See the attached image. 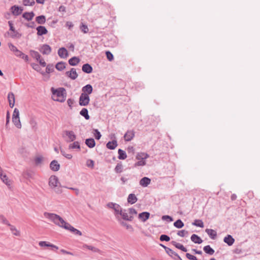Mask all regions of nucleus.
Listing matches in <instances>:
<instances>
[{"label":"nucleus","instance_id":"052dcab7","mask_svg":"<svg viewBox=\"0 0 260 260\" xmlns=\"http://www.w3.org/2000/svg\"><path fill=\"white\" fill-rule=\"evenodd\" d=\"M146 165V162L145 160H139V161L136 162L134 165L135 167L137 166H143Z\"/></svg>","mask_w":260,"mask_h":260},{"label":"nucleus","instance_id":"6e6d98bb","mask_svg":"<svg viewBox=\"0 0 260 260\" xmlns=\"http://www.w3.org/2000/svg\"><path fill=\"white\" fill-rule=\"evenodd\" d=\"M8 45L11 51H13L14 53V54H15L17 52V51L19 50L17 48V47L13 45L12 43H9Z\"/></svg>","mask_w":260,"mask_h":260},{"label":"nucleus","instance_id":"58836bf2","mask_svg":"<svg viewBox=\"0 0 260 260\" xmlns=\"http://www.w3.org/2000/svg\"><path fill=\"white\" fill-rule=\"evenodd\" d=\"M66 62L60 61L57 63V64L55 66V68L59 71H62L66 68Z\"/></svg>","mask_w":260,"mask_h":260},{"label":"nucleus","instance_id":"aec40b11","mask_svg":"<svg viewBox=\"0 0 260 260\" xmlns=\"http://www.w3.org/2000/svg\"><path fill=\"white\" fill-rule=\"evenodd\" d=\"M150 217V213L148 212H143L139 214L138 217L143 222H145Z\"/></svg>","mask_w":260,"mask_h":260},{"label":"nucleus","instance_id":"3c124183","mask_svg":"<svg viewBox=\"0 0 260 260\" xmlns=\"http://www.w3.org/2000/svg\"><path fill=\"white\" fill-rule=\"evenodd\" d=\"M159 240L161 241L168 242L170 240V238L169 236H168L167 235L163 234V235H160V236L159 237Z\"/></svg>","mask_w":260,"mask_h":260},{"label":"nucleus","instance_id":"c03bdc74","mask_svg":"<svg viewBox=\"0 0 260 260\" xmlns=\"http://www.w3.org/2000/svg\"><path fill=\"white\" fill-rule=\"evenodd\" d=\"M192 224L198 226L200 228H203L204 227V222L201 219H196L194 220V221L192 223Z\"/></svg>","mask_w":260,"mask_h":260},{"label":"nucleus","instance_id":"774afa93","mask_svg":"<svg viewBox=\"0 0 260 260\" xmlns=\"http://www.w3.org/2000/svg\"><path fill=\"white\" fill-rule=\"evenodd\" d=\"M32 68L36 71H39L41 69H40V67H39V66L38 64H36V63H32L31 64Z\"/></svg>","mask_w":260,"mask_h":260},{"label":"nucleus","instance_id":"4d7b16f0","mask_svg":"<svg viewBox=\"0 0 260 260\" xmlns=\"http://www.w3.org/2000/svg\"><path fill=\"white\" fill-rule=\"evenodd\" d=\"M106 55L107 59L109 61H112V60H113V59H114L113 55L110 51H106Z\"/></svg>","mask_w":260,"mask_h":260},{"label":"nucleus","instance_id":"a19ab883","mask_svg":"<svg viewBox=\"0 0 260 260\" xmlns=\"http://www.w3.org/2000/svg\"><path fill=\"white\" fill-rule=\"evenodd\" d=\"M174 226L178 229H181L184 225L183 222L180 219L174 222Z\"/></svg>","mask_w":260,"mask_h":260},{"label":"nucleus","instance_id":"79ce46f5","mask_svg":"<svg viewBox=\"0 0 260 260\" xmlns=\"http://www.w3.org/2000/svg\"><path fill=\"white\" fill-rule=\"evenodd\" d=\"M114 171L116 173H120L123 171V166L121 162H118L116 166Z\"/></svg>","mask_w":260,"mask_h":260},{"label":"nucleus","instance_id":"0eeeda50","mask_svg":"<svg viewBox=\"0 0 260 260\" xmlns=\"http://www.w3.org/2000/svg\"><path fill=\"white\" fill-rule=\"evenodd\" d=\"M52 49L51 47L47 44H43L41 46L40 51L43 54L48 55L51 52Z\"/></svg>","mask_w":260,"mask_h":260},{"label":"nucleus","instance_id":"bf43d9fd","mask_svg":"<svg viewBox=\"0 0 260 260\" xmlns=\"http://www.w3.org/2000/svg\"><path fill=\"white\" fill-rule=\"evenodd\" d=\"M161 219L162 220H167L169 222L173 221V218L169 215H163Z\"/></svg>","mask_w":260,"mask_h":260},{"label":"nucleus","instance_id":"8fccbe9b","mask_svg":"<svg viewBox=\"0 0 260 260\" xmlns=\"http://www.w3.org/2000/svg\"><path fill=\"white\" fill-rule=\"evenodd\" d=\"M10 35L13 38H20L21 36V35L17 32L16 30H14L11 31L10 33Z\"/></svg>","mask_w":260,"mask_h":260},{"label":"nucleus","instance_id":"393cba45","mask_svg":"<svg viewBox=\"0 0 260 260\" xmlns=\"http://www.w3.org/2000/svg\"><path fill=\"white\" fill-rule=\"evenodd\" d=\"M35 16V13L33 12H24L22 14V17L27 21H30Z\"/></svg>","mask_w":260,"mask_h":260},{"label":"nucleus","instance_id":"7c9ffc66","mask_svg":"<svg viewBox=\"0 0 260 260\" xmlns=\"http://www.w3.org/2000/svg\"><path fill=\"white\" fill-rule=\"evenodd\" d=\"M85 143L90 148H93L95 145V141L93 138L86 139Z\"/></svg>","mask_w":260,"mask_h":260},{"label":"nucleus","instance_id":"49530a36","mask_svg":"<svg viewBox=\"0 0 260 260\" xmlns=\"http://www.w3.org/2000/svg\"><path fill=\"white\" fill-rule=\"evenodd\" d=\"M12 122L18 128L21 127V124L19 118H12Z\"/></svg>","mask_w":260,"mask_h":260},{"label":"nucleus","instance_id":"7ed1b4c3","mask_svg":"<svg viewBox=\"0 0 260 260\" xmlns=\"http://www.w3.org/2000/svg\"><path fill=\"white\" fill-rule=\"evenodd\" d=\"M59 181L57 177L55 175L51 176L49 179V185L52 188L55 189V191L57 193H60L62 192L61 189L60 188H56Z\"/></svg>","mask_w":260,"mask_h":260},{"label":"nucleus","instance_id":"f704fd0d","mask_svg":"<svg viewBox=\"0 0 260 260\" xmlns=\"http://www.w3.org/2000/svg\"><path fill=\"white\" fill-rule=\"evenodd\" d=\"M46 21V17L44 15H40L36 18V21L40 24H44Z\"/></svg>","mask_w":260,"mask_h":260},{"label":"nucleus","instance_id":"603ef678","mask_svg":"<svg viewBox=\"0 0 260 260\" xmlns=\"http://www.w3.org/2000/svg\"><path fill=\"white\" fill-rule=\"evenodd\" d=\"M54 71V67L52 64H49L47 66L46 68V73L49 74Z\"/></svg>","mask_w":260,"mask_h":260},{"label":"nucleus","instance_id":"4c0bfd02","mask_svg":"<svg viewBox=\"0 0 260 260\" xmlns=\"http://www.w3.org/2000/svg\"><path fill=\"white\" fill-rule=\"evenodd\" d=\"M80 114L84 117L86 120H88L90 116L88 114V110L86 108H83L80 112Z\"/></svg>","mask_w":260,"mask_h":260},{"label":"nucleus","instance_id":"20e7f679","mask_svg":"<svg viewBox=\"0 0 260 260\" xmlns=\"http://www.w3.org/2000/svg\"><path fill=\"white\" fill-rule=\"evenodd\" d=\"M62 137L67 142H71L75 140L77 137L73 131L66 130L63 132Z\"/></svg>","mask_w":260,"mask_h":260},{"label":"nucleus","instance_id":"9b49d317","mask_svg":"<svg viewBox=\"0 0 260 260\" xmlns=\"http://www.w3.org/2000/svg\"><path fill=\"white\" fill-rule=\"evenodd\" d=\"M107 206L110 208L114 209L116 214L120 212V209H121L119 205L112 202L108 203Z\"/></svg>","mask_w":260,"mask_h":260},{"label":"nucleus","instance_id":"39448f33","mask_svg":"<svg viewBox=\"0 0 260 260\" xmlns=\"http://www.w3.org/2000/svg\"><path fill=\"white\" fill-rule=\"evenodd\" d=\"M90 101L89 95L85 93H82L79 97V103L81 106H86L88 105Z\"/></svg>","mask_w":260,"mask_h":260},{"label":"nucleus","instance_id":"4be33fe9","mask_svg":"<svg viewBox=\"0 0 260 260\" xmlns=\"http://www.w3.org/2000/svg\"><path fill=\"white\" fill-rule=\"evenodd\" d=\"M151 182V179L147 177L142 178L140 181V184L143 187H147Z\"/></svg>","mask_w":260,"mask_h":260},{"label":"nucleus","instance_id":"ea45409f","mask_svg":"<svg viewBox=\"0 0 260 260\" xmlns=\"http://www.w3.org/2000/svg\"><path fill=\"white\" fill-rule=\"evenodd\" d=\"M118 158L119 159H125L127 157L126 152L124 150H123L121 149H118Z\"/></svg>","mask_w":260,"mask_h":260},{"label":"nucleus","instance_id":"c9c22d12","mask_svg":"<svg viewBox=\"0 0 260 260\" xmlns=\"http://www.w3.org/2000/svg\"><path fill=\"white\" fill-rule=\"evenodd\" d=\"M203 250L205 253L210 255H213L215 252L214 250L211 248L210 245H206L204 246Z\"/></svg>","mask_w":260,"mask_h":260},{"label":"nucleus","instance_id":"b1692460","mask_svg":"<svg viewBox=\"0 0 260 260\" xmlns=\"http://www.w3.org/2000/svg\"><path fill=\"white\" fill-rule=\"evenodd\" d=\"M117 146V142L116 140H113L112 141H109L107 144L106 147L110 150H114Z\"/></svg>","mask_w":260,"mask_h":260},{"label":"nucleus","instance_id":"dca6fc26","mask_svg":"<svg viewBox=\"0 0 260 260\" xmlns=\"http://www.w3.org/2000/svg\"><path fill=\"white\" fill-rule=\"evenodd\" d=\"M36 29L37 30V35L38 36L46 35L48 32L47 29L44 26L40 25L36 28Z\"/></svg>","mask_w":260,"mask_h":260},{"label":"nucleus","instance_id":"f257e3e1","mask_svg":"<svg viewBox=\"0 0 260 260\" xmlns=\"http://www.w3.org/2000/svg\"><path fill=\"white\" fill-rule=\"evenodd\" d=\"M44 214L45 217L50 220L56 225L63 228L66 230H69L70 231L74 233L75 234L79 236L82 235V233L81 231L74 228L70 223L66 222L63 219V218L58 215L48 212H45Z\"/></svg>","mask_w":260,"mask_h":260},{"label":"nucleus","instance_id":"338daca9","mask_svg":"<svg viewBox=\"0 0 260 260\" xmlns=\"http://www.w3.org/2000/svg\"><path fill=\"white\" fill-rule=\"evenodd\" d=\"M86 165L88 167H91L92 168L94 166V161L91 160V159H88L87 161V162H86Z\"/></svg>","mask_w":260,"mask_h":260},{"label":"nucleus","instance_id":"13d9d810","mask_svg":"<svg viewBox=\"0 0 260 260\" xmlns=\"http://www.w3.org/2000/svg\"><path fill=\"white\" fill-rule=\"evenodd\" d=\"M60 152L61 154L67 159H71L73 157L71 154H67L63 150H61Z\"/></svg>","mask_w":260,"mask_h":260},{"label":"nucleus","instance_id":"0e129e2a","mask_svg":"<svg viewBox=\"0 0 260 260\" xmlns=\"http://www.w3.org/2000/svg\"><path fill=\"white\" fill-rule=\"evenodd\" d=\"M186 257L190 260H198L196 256L190 254L189 253H186Z\"/></svg>","mask_w":260,"mask_h":260},{"label":"nucleus","instance_id":"5fc2aeb1","mask_svg":"<svg viewBox=\"0 0 260 260\" xmlns=\"http://www.w3.org/2000/svg\"><path fill=\"white\" fill-rule=\"evenodd\" d=\"M93 131H94L93 134L95 137V138L97 140L100 139L102 135L101 134V133L99 131V130L98 129H94Z\"/></svg>","mask_w":260,"mask_h":260},{"label":"nucleus","instance_id":"e2e57ef3","mask_svg":"<svg viewBox=\"0 0 260 260\" xmlns=\"http://www.w3.org/2000/svg\"><path fill=\"white\" fill-rule=\"evenodd\" d=\"M127 151L128 154L133 155L135 153V148L133 146H128L127 148Z\"/></svg>","mask_w":260,"mask_h":260},{"label":"nucleus","instance_id":"1a4fd4ad","mask_svg":"<svg viewBox=\"0 0 260 260\" xmlns=\"http://www.w3.org/2000/svg\"><path fill=\"white\" fill-rule=\"evenodd\" d=\"M66 75L72 80H75L78 77V74L74 68H72L70 71H67Z\"/></svg>","mask_w":260,"mask_h":260},{"label":"nucleus","instance_id":"6ab92c4d","mask_svg":"<svg viewBox=\"0 0 260 260\" xmlns=\"http://www.w3.org/2000/svg\"><path fill=\"white\" fill-rule=\"evenodd\" d=\"M205 232L211 239L214 240L216 239L217 237V232L216 231L212 229H207L205 230Z\"/></svg>","mask_w":260,"mask_h":260},{"label":"nucleus","instance_id":"e433bc0d","mask_svg":"<svg viewBox=\"0 0 260 260\" xmlns=\"http://www.w3.org/2000/svg\"><path fill=\"white\" fill-rule=\"evenodd\" d=\"M15 55L18 57H20L22 59H23L25 61H27L28 60V56L27 55H25L23 52H22L21 51L18 50L17 51V52L15 54Z\"/></svg>","mask_w":260,"mask_h":260},{"label":"nucleus","instance_id":"423d86ee","mask_svg":"<svg viewBox=\"0 0 260 260\" xmlns=\"http://www.w3.org/2000/svg\"><path fill=\"white\" fill-rule=\"evenodd\" d=\"M1 180L8 186L9 189L12 187V181L6 175H3L1 172Z\"/></svg>","mask_w":260,"mask_h":260},{"label":"nucleus","instance_id":"09e8293b","mask_svg":"<svg viewBox=\"0 0 260 260\" xmlns=\"http://www.w3.org/2000/svg\"><path fill=\"white\" fill-rule=\"evenodd\" d=\"M35 4V0H23V4L26 6H32Z\"/></svg>","mask_w":260,"mask_h":260},{"label":"nucleus","instance_id":"4468645a","mask_svg":"<svg viewBox=\"0 0 260 260\" xmlns=\"http://www.w3.org/2000/svg\"><path fill=\"white\" fill-rule=\"evenodd\" d=\"M50 168L53 171H57L59 170L60 165L57 160H53L50 162Z\"/></svg>","mask_w":260,"mask_h":260},{"label":"nucleus","instance_id":"5701e85b","mask_svg":"<svg viewBox=\"0 0 260 260\" xmlns=\"http://www.w3.org/2000/svg\"><path fill=\"white\" fill-rule=\"evenodd\" d=\"M80 59L77 56H74L72 58H71L68 62L70 65L72 66H77L79 62H80Z\"/></svg>","mask_w":260,"mask_h":260},{"label":"nucleus","instance_id":"de8ad7c7","mask_svg":"<svg viewBox=\"0 0 260 260\" xmlns=\"http://www.w3.org/2000/svg\"><path fill=\"white\" fill-rule=\"evenodd\" d=\"M80 29L82 32L84 34H86L88 32L89 29L87 25L84 24L83 23H81L80 26Z\"/></svg>","mask_w":260,"mask_h":260},{"label":"nucleus","instance_id":"69168bd1","mask_svg":"<svg viewBox=\"0 0 260 260\" xmlns=\"http://www.w3.org/2000/svg\"><path fill=\"white\" fill-rule=\"evenodd\" d=\"M1 220H2V222L4 223V224H5L6 225H7L8 226H10V228L11 227V226H12V225H11L9 222L5 218H4L3 216H1Z\"/></svg>","mask_w":260,"mask_h":260},{"label":"nucleus","instance_id":"c756f323","mask_svg":"<svg viewBox=\"0 0 260 260\" xmlns=\"http://www.w3.org/2000/svg\"><path fill=\"white\" fill-rule=\"evenodd\" d=\"M39 245L41 247H45V246L51 247H52L53 248H55V249H58V247L57 246H56V245H53L52 244H51V243H48V242H46V241H40L39 243Z\"/></svg>","mask_w":260,"mask_h":260},{"label":"nucleus","instance_id":"2f4dec72","mask_svg":"<svg viewBox=\"0 0 260 260\" xmlns=\"http://www.w3.org/2000/svg\"><path fill=\"white\" fill-rule=\"evenodd\" d=\"M159 245L160 246H161L162 247H163L165 249L166 253L172 257H173V256L175 254V253H176L175 252L173 251L171 249L165 246L162 244H159Z\"/></svg>","mask_w":260,"mask_h":260},{"label":"nucleus","instance_id":"f03ea898","mask_svg":"<svg viewBox=\"0 0 260 260\" xmlns=\"http://www.w3.org/2000/svg\"><path fill=\"white\" fill-rule=\"evenodd\" d=\"M51 91L52 93V99L54 101L61 103L65 101L67 96V92L64 88L60 87L54 89L52 87L51 88Z\"/></svg>","mask_w":260,"mask_h":260},{"label":"nucleus","instance_id":"f8f14e48","mask_svg":"<svg viewBox=\"0 0 260 260\" xmlns=\"http://www.w3.org/2000/svg\"><path fill=\"white\" fill-rule=\"evenodd\" d=\"M135 136V132L134 131H127L124 135V139L125 141H131Z\"/></svg>","mask_w":260,"mask_h":260},{"label":"nucleus","instance_id":"2eb2a0df","mask_svg":"<svg viewBox=\"0 0 260 260\" xmlns=\"http://www.w3.org/2000/svg\"><path fill=\"white\" fill-rule=\"evenodd\" d=\"M84 248H87L90 250H91L93 252H96L101 254L102 251L99 248L92 246L91 245H88L86 244H84L82 246V249H84Z\"/></svg>","mask_w":260,"mask_h":260},{"label":"nucleus","instance_id":"412c9836","mask_svg":"<svg viewBox=\"0 0 260 260\" xmlns=\"http://www.w3.org/2000/svg\"><path fill=\"white\" fill-rule=\"evenodd\" d=\"M82 93L87 94L88 95L91 94L93 91L92 86L90 84H87L82 88Z\"/></svg>","mask_w":260,"mask_h":260},{"label":"nucleus","instance_id":"680f3d73","mask_svg":"<svg viewBox=\"0 0 260 260\" xmlns=\"http://www.w3.org/2000/svg\"><path fill=\"white\" fill-rule=\"evenodd\" d=\"M12 118H19V112L18 109L15 108L13 111Z\"/></svg>","mask_w":260,"mask_h":260},{"label":"nucleus","instance_id":"bb28decb","mask_svg":"<svg viewBox=\"0 0 260 260\" xmlns=\"http://www.w3.org/2000/svg\"><path fill=\"white\" fill-rule=\"evenodd\" d=\"M191 240L196 244H201L203 242L202 239L196 234H192L190 237Z\"/></svg>","mask_w":260,"mask_h":260},{"label":"nucleus","instance_id":"864d4df0","mask_svg":"<svg viewBox=\"0 0 260 260\" xmlns=\"http://www.w3.org/2000/svg\"><path fill=\"white\" fill-rule=\"evenodd\" d=\"M188 231L183 230L179 231L177 233V235L181 237H184L186 236L187 235H188Z\"/></svg>","mask_w":260,"mask_h":260},{"label":"nucleus","instance_id":"ddd939ff","mask_svg":"<svg viewBox=\"0 0 260 260\" xmlns=\"http://www.w3.org/2000/svg\"><path fill=\"white\" fill-rule=\"evenodd\" d=\"M125 210L122 211L121 209L120 212H119L117 214L120 215L122 217V218L125 220L132 221L133 219V217L132 215L128 216V214L125 212Z\"/></svg>","mask_w":260,"mask_h":260},{"label":"nucleus","instance_id":"473e14b6","mask_svg":"<svg viewBox=\"0 0 260 260\" xmlns=\"http://www.w3.org/2000/svg\"><path fill=\"white\" fill-rule=\"evenodd\" d=\"M149 157V155L144 152L138 153L136 155V159L138 160H145Z\"/></svg>","mask_w":260,"mask_h":260},{"label":"nucleus","instance_id":"a878e982","mask_svg":"<svg viewBox=\"0 0 260 260\" xmlns=\"http://www.w3.org/2000/svg\"><path fill=\"white\" fill-rule=\"evenodd\" d=\"M8 100L9 102V106L11 108H13L15 104V96L14 94L12 93H9L8 95Z\"/></svg>","mask_w":260,"mask_h":260},{"label":"nucleus","instance_id":"a211bd4d","mask_svg":"<svg viewBox=\"0 0 260 260\" xmlns=\"http://www.w3.org/2000/svg\"><path fill=\"white\" fill-rule=\"evenodd\" d=\"M223 242L229 246H232L235 242V239L231 235H228L224 238Z\"/></svg>","mask_w":260,"mask_h":260},{"label":"nucleus","instance_id":"6e6552de","mask_svg":"<svg viewBox=\"0 0 260 260\" xmlns=\"http://www.w3.org/2000/svg\"><path fill=\"white\" fill-rule=\"evenodd\" d=\"M11 10L13 15L14 16H18L22 13L23 9L20 7L14 5L11 7Z\"/></svg>","mask_w":260,"mask_h":260},{"label":"nucleus","instance_id":"37998d69","mask_svg":"<svg viewBox=\"0 0 260 260\" xmlns=\"http://www.w3.org/2000/svg\"><path fill=\"white\" fill-rule=\"evenodd\" d=\"M30 55L34 58H35L37 61H39V59L41 58L40 54L38 53V52L35 50H30Z\"/></svg>","mask_w":260,"mask_h":260},{"label":"nucleus","instance_id":"a18cd8bd","mask_svg":"<svg viewBox=\"0 0 260 260\" xmlns=\"http://www.w3.org/2000/svg\"><path fill=\"white\" fill-rule=\"evenodd\" d=\"M10 230L13 235L16 236H20V232L17 230L15 226H14V225L11 226V227L10 228Z\"/></svg>","mask_w":260,"mask_h":260},{"label":"nucleus","instance_id":"c85d7f7f","mask_svg":"<svg viewBox=\"0 0 260 260\" xmlns=\"http://www.w3.org/2000/svg\"><path fill=\"white\" fill-rule=\"evenodd\" d=\"M137 198L134 193H130L127 198V202L131 204H134L137 202Z\"/></svg>","mask_w":260,"mask_h":260},{"label":"nucleus","instance_id":"cd10ccee","mask_svg":"<svg viewBox=\"0 0 260 260\" xmlns=\"http://www.w3.org/2000/svg\"><path fill=\"white\" fill-rule=\"evenodd\" d=\"M171 243L173 245H174L176 248L184 251L186 252L187 249L181 244L178 243L175 241H172Z\"/></svg>","mask_w":260,"mask_h":260},{"label":"nucleus","instance_id":"f3484780","mask_svg":"<svg viewBox=\"0 0 260 260\" xmlns=\"http://www.w3.org/2000/svg\"><path fill=\"white\" fill-rule=\"evenodd\" d=\"M82 70L85 73L90 74L92 72L93 69L90 64L87 63L82 66Z\"/></svg>","mask_w":260,"mask_h":260},{"label":"nucleus","instance_id":"72a5a7b5","mask_svg":"<svg viewBox=\"0 0 260 260\" xmlns=\"http://www.w3.org/2000/svg\"><path fill=\"white\" fill-rule=\"evenodd\" d=\"M70 149H77L78 151L80 150V143L78 141L74 142L73 143L70 144L69 146Z\"/></svg>","mask_w":260,"mask_h":260},{"label":"nucleus","instance_id":"9d476101","mask_svg":"<svg viewBox=\"0 0 260 260\" xmlns=\"http://www.w3.org/2000/svg\"><path fill=\"white\" fill-rule=\"evenodd\" d=\"M58 56L61 58H66L68 56V51L64 47L60 48L57 51Z\"/></svg>","mask_w":260,"mask_h":260}]
</instances>
